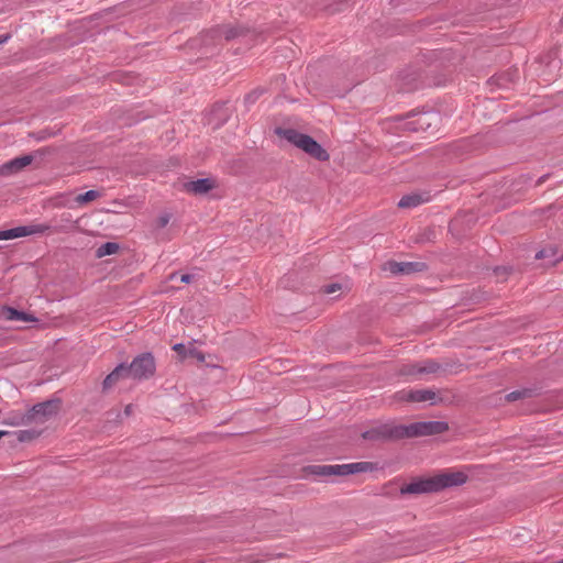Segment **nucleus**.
<instances>
[{
	"mask_svg": "<svg viewBox=\"0 0 563 563\" xmlns=\"http://www.w3.org/2000/svg\"><path fill=\"white\" fill-rule=\"evenodd\" d=\"M449 430L444 421H419L408 426L401 424L402 438H416L423 435L441 434Z\"/></svg>",
	"mask_w": 563,
	"mask_h": 563,
	"instance_id": "39448f33",
	"label": "nucleus"
},
{
	"mask_svg": "<svg viewBox=\"0 0 563 563\" xmlns=\"http://www.w3.org/2000/svg\"><path fill=\"white\" fill-rule=\"evenodd\" d=\"M556 563H563V560H561V561H559V562H556Z\"/></svg>",
	"mask_w": 563,
	"mask_h": 563,
	"instance_id": "4c0bfd02",
	"label": "nucleus"
},
{
	"mask_svg": "<svg viewBox=\"0 0 563 563\" xmlns=\"http://www.w3.org/2000/svg\"><path fill=\"white\" fill-rule=\"evenodd\" d=\"M532 395L531 389H521V390H515L506 395L507 401H516L526 397H530Z\"/></svg>",
	"mask_w": 563,
	"mask_h": 563,
	"instance_id": "b1692460",
	"label": "nucleus"
},
{
	"mask_svg": "<svg viewBox=\"0 0 563 563\" xmlns=\"http://www.w3.org/2000/svg\"><path fill=\"white\" fill-rule=\"evenodd\" d=\"M341 289V285L340 284H330V285H327L324 287V292L325 294H333L335 292L336 290H340Z\"/></svg>",
	"mask_w": 563,
	"mask_h": 563,
	"instance_id": "c756f323",
	"label": "nucleus"
},
{
	"mask_svg": "<svg viewBox=\"0 0 563 563\" xmlns=\"http://www.w3.org/2000/svg\"><path fill=\"white\" fill-rule=\"evenodd\" d=\"M32 438V432L31 431H27V430H22L19 432V437L18 439L20 441H26V440H30Z\"/></svg>",
	"mask_w": 563,
	"mask_h": 563,
	"instance_id": "7c9ffc66",
	"label": "nucleus"
},
{
	"mask_svg": "<svg viewBox=\"0 0 563 563\" xmlns=\"http://www.w3.org/2000/svg\"><path fill=\"white\" fill-rule=\"evenodd\" d=\"M52 227L45 223L21 225L9 230L0 231V240H12L32 234H43L51 231Z\"/></svg>",
	"mask_w": 563,
	"mask_h": 563,
	"instance_id": "1a4fd4ad",
	"label": "nucleus"
},
{
	"mask_svg": "<svg viewBox=\"0 0 563 563\" xmlns=\"http://www.w3.org/2000/svg\"><path fill=\"white\" fill-rule=\"evenodd\" d=\"M120 250V245L115 242H107L101 244L96 250V257L101 258L108 255L115 254Z\"/></svg>",
	"mask_w": 563,
	"mask_h": 563,
	"instance_id": "aec40b11",
	"label": "nucleus"
},
{
	"mask_svg": "<svg viewBox=\"0 0 563 563\" xmlns=\"http://www.w3.org/2000/svg\"><path fill=\"white\" fill-rule=\"evenodd\" d=\"M428 200H429V197L423 196L421 194L406 195L399 200L398 207L399 208H415L423 202H427Z\"/></svg>",
	"mask_w": 563,
	"mask_h": 563,
	"instance_id": "a211bd4d",
	"label": "nucleus"
},
{
	"mask_svg": "<svg viewBox=\"0 0 563 563\" xmlns=\"http://www.w3.org/2000/svg\"><path fill=\"white\" fill-rule=\"evenodd\" d=\"M399 398L401 400L411 401V402L429 401L430 405H439V404L444 402L443 397H441L433 389L402 390V391L399 393Z\"/></svg>",
	"mask_w": 563,
	"mask_h": 563,
	"instance_id": "6e6552de",
	"label": "nucleus"
},
{
	"mask_svg": "<svg viewBox=\"0 0 563 563\" xmlns=\"http://www.w3.org/2000/svg\"><path fill=\"white\" fill-rule=\"evenodd\" d=\"M511 268L506 266H497L494 269V273L497 277H500L501 280H505L506 277L509 275Z\"/></svg>",
	"mask_w": 563,
	"mask_h": 563,
	"instance_id": "bb28decb",
	"label": "nucleus"
},
{
	"mask_svg": "<svg viewBox=\"0 0 563 563\" xmlns=\"http://www.w3.org/2000/svg\"><path fill=\"white\" fill-rule=\"evenodd\" d=\"M386 268L393 275H411L427 269L423 262H395L390 261L386 264Z\"/></svg>",
	"mask_w": 563,
	"mask_h": 563,
	"instance_id": "f8f14e48",
	"label": "nucleus"
},
{
	"mask_svg": "<svg viewBox=\"0 0 563 563\" xmlns=\"http://www.w3.org/2000/svg\"><path fill=\"white\" fill-rule=\"evenodd\" d=\"M432 477L437 493L449 487L461 486L467 481V475L463 472H444Z\"/></svg>",
	"mask_w": 563,
	"mask_h": 563,
	"instance_id": "9d476101",
	"label": "nucleus"
},
{
	"mask_svg": "<svg viewBox=\"0 0 563 563\" xmlns=\"http://www.w3.org/2000/svg\"><path fill=\"white\" fill-rule=\"evenodd\" d=\"M555 256V251L553 247H548V249H543V250H540L536 253V256L534 258L536 260H542V258H547V257H554Z\"/></svg>",
	"mask_w": 563,
	"mask_h": 563,
	"instance_id": "a878e982",
	"label": "nucleus"
},
{
	"mask_svg": "<svg viewBox=\"0 0 563 563\" xmlns=\"http://www.w3.org/2000/svg\"><path fill=\"white\" fill-rule=\"evenodd\" d=\"M33 162V155L15 157L0 166V175L8 176L22 170Z\"/></svg>",
	"mask_w": 563,
	"mask_h": 563,
	"instance_id": "4468645a",
	"label": "nucleus"
},
{
	"mask_svg": "<svg viewBox=\"0 0 563 563\" xmlns=\"http://www.w3.org/2000/svg\"><path fill=\"white\" fill-rule=\"evenodd\" d=\"M101 194L98 190H88L85 194H80L75 198V201L79 205L88 203L99 198Z\"/></svg>",
	"mask_w": 563,
	"mask_h": 563,
	"instance_id": "4be33fe9",
	"label": "nucleus"
},
{
	"mask_svg": "<svg viewBox=\"0 0 563 563\" xmlns=\"http://www.w3.org/2000/svg\"><path fill=\"white\" fill-rule=\"evenodd\" d=\"M10 38H11V34H9V33L0 35V45L7 43Z\"/></svg>",
	"mask_w": 563,
	"mask_h": 563,
	"instance_id": "473e14b6",
	"label": "nucleus"
},
{
	"mask_svg": "<svg viewBox=\"0 0 563 563\" xmlns=\"http://www.w3.org/2000/svg\"><path fill=\"white\" fill-rule=\"evenodd\" d=\"M442 368L441 364L433 361V360H427L421 363V366L419 367L418 372L419 374H435Z\"/></svg>",
	"mask_w": 563,
	"mask_h": 563,
	"instance_id": "412c9836",
	"label": "nucleus"
},
{
	"mask_svg": "<svg viewBox=\"0 0 563 563\" xmlns=\"http://www.w3.org/2000/svg\"><path fill=\"white\" fill-rule=\"evenodd\" d=\"M246 32L247 29L245 26L224 24L208 30L206 33L201 35L200 40L205 46L216 45L222 38H224L225 41H230L235 37L244 35Z\"/></svg>",
	"mask_w": 563,
	"mask_h": 563,
	"instance_id": "20e7f679",
	"label": "nucleus"
},
{
	"mask_svg": "<svg viewBox=\"0 0 563 563\" xmlns=\"http://www.w3.org/2000/svg\"><path fill=\"white\" fill-rule=\"evenodd\" d=\"M439 114L433 111L409 114L404 121L402 128L411 132L428 131L437 125Z\"/></svg>",
	"mask_w": 563,
	"mask_h": 563,
	"instance_id": "0eeeda50",
	"label": "nucleus"
},
{
	"mask_svg": "<svg viewBox=\"0 0 563 563\" xmlns=\"http://www.w3.org/2000/svg\"><path fill=\"white\" fill-rule=\"evenodd\" d=\"M156 371L155 358L152 353L144 352L131 362L130 365L125 364V373L129 378L143 380L154 376Z\"/></svg>",
	"mask_w": 563,
	"mask_h": 563,
	"instance_id": "7ed1b4c3",
	"label": "nucleus"
},
{
	"mask_svg": "<svg viewBox=\"0 0 563 563\" xmlns=\"http://www.w3.org/2000/svg\"><path fill=\"white\" fill-rule=\"evenodd\" d=\"M9 432L8 431H3V430H0V440L5 437Z\"/></svg>",
	"mask_w": 563,
	"mask_h": 563,
	"instance_id": "c9c22d12",
	"label": "nucleus"
},
{
	"mask_svg": "<svg viewBox=\"0 0 563 563\" xmlns=\"http://www.w3.org/2000/svg\"><path fill=\"white\" fill-rule=\"evenodd\" d=\"M214 187L213 180L210 178H200L186 184L188 191L196 195H203L210 191Z\"/></svg>",
	"mask_w": 563,
	"mask_h": 563,
	"instance_id": "dca6fc26",
	"label": "nucleus"
},
{
	"mask_svg": "<svg viewBox=\"0 0 563 563\" xmlns=\"http://www.w3.org/2000/svg\"><path fill=\"white\" fill-rule=\"evenodd\" d=\"M362 438L368 441L384 442L402 438L401 424L384 423L373 427L362 433Z\"/></svg>",
	"mask_w": 563,
	"mask_h": 563,
	"instance_id": "423d86ee",
	"label": "nucleus"
},
{
	"mask_svg": "<svg viewBox=\"0 0 563 563\" xmlns=\"http://www.w3.org/2000/svg\"><path fill=\"white\" fill-rule=\"evenodd\" d=\"M276 133L283 136L285 140L296 145L298 148L303 152L312 141V137L308 134L300 133L294 129H277Z\"/></svg>",
	"mask_w": 563,
	"mask_h": 563,
	"instance_id": "ddd939ff",
	"label": "nucleus"
},
{
	"mask_svg": "<svg viewBox=\"0 0 563 563\" xmlns=\"http://www.w3.org/2000/svg\"><path fill=\"white\" fill-rule=\"evenodd\" d=\"M264 92H265V89L262 87H257V88L253 89L247 95H245L244 103L247 107L254 104Z\"/></svg>",
	"mask_w": 563,
	"mask_h": 563,
	"instance_id": "5701e85b",
	"label": "nucleus"
},
{
	"mask_svg": "<svg viewBox=\"0 0 563 563\" xmlns=\"http://www.w3.org/2000/svg\"><path fill=\"white\" fill-rule=\"evenodd\" d=\"M60 407L62 399L57 397L45 400L43 402H38L22 417L20 423L29 424L34 421L44 422L52 417H55L59 412Z\"/></svg>",
	"mask_w": 563,
	"mask_h": 563,
	"instance_id": "f03ea898",
	"label": "nucleus"
},
{
	"mask_svg": "<svg viewBox=\"0 0 563 563\" xmlns=\"http://www.w3.org/2000/svg\"><path fill=\"white\" fill-rule=\"evenodd\" d=\"M122 378H129L128 374L125 373L124 363L119 364L110 374L107 375L102 383L103 390L111 388Z\"/></svg>",
	"mask_w": 563,
	"mask_h": 563,
	"instance_id": "f3484780",
	"label": "nucleus"
},
{
	"mask_svg": "<svg viewBox=\"0 0 563 563\" xmlns=\"http://www.w3.org/2000/svg\"><path fill=\"white\" fill-rule=\"evenodd\" d=\"M373 464L369 462H354L349 464H336V465H308L303 468L306 475H312L318 477L328 476H346L357 473H364L373 471Z\"/></svg>",
	"mask_w": 563,
	"mask_h": 563,
	"instance_id": "f257e3e1",
	"label": "nucleus"
},
{
	"mask_svg": "<svg viewBox=\"0 0 563 563\" xmlns=\"http://www.w3.org/2000/svg\"><path fill=\"white\" fill-rule=\"evenodd\" d=\"M173 350L175 352H177L181 357H185L186 356V353H187V349L185 346V344L183 343H176L173 345Z\"/></svg>",
	"mask_w": 563,
	"mask_h": 563,
	"instance_id": "c85d7f7f",
	"label": "nucleus"
},
{
	"mask_svg": "<svg viewBox=\"0 0 563 563\" xmlns=\"http://www.w3.org/2000/svg\"><path fill=\"white\" fill-rule=\"evenodd\" d=\"M421 366V364L419 363H416V364H405L400 367L399 369V374L402 375V376H415V375H418L419 372V367Z\"/></svg>",
	"mask_w": 563,
	"mask_h": 563,
	"instance_id": "393cba45",
	"label": "nucleus"
},
{
	"mask_svg": "<svg viewBox=\"0 0 563 563\" xmlns=\"http://www.w3.org/2000/svg\"><path fill=\"white\" fill-rule=\"evenodd\" d=\"M0 317L8 321H21V322H35L37 319L27 312L20 311L9 306H2L0 308Z\"/></svg>",
	"mask_w": 563,
	"mask_h": 563,
	"instance_id": "2eb2a0df",
	"label": "nucleus"
},
{
	"mask_svg": "<svg viewBox=\"0 0 563 563\" xmlns=\"http://www.w3.org/2000/svg\"><path fill=\"white\" fill-rule=\"evenodd\" d=\"M170 220V216L168 213L161 214L157 218V228L163 229L165 228Z\"/></svg>",
	"mask_w": 563,
	"mask_h": 563,
	"instance_id": "cd10ccee",
	"label": "nucleus"
},
{
	"mask_svg": "<svg viewBox=\"0 0 563 563\" xmlns=\"http://www.w3.org/2000/svg\"><path fill=\"white\" fill-rule=\"evenodd\" d=\"M37 141H43L46 139V134L45 132H38V133H33L32 134Z\"/></svg>",
	"mask_w": 563,
	"mask_h": 563,
	"instance_id": "72a5a7b5",
	"label": "nucleus"
},
{
	"mask_svg": "<svg viewBox=\"0 0 563 563\" xmlns=\"http://www.w3.org/2000/svg\"><path fill=\"white\" fill-rule=\"evenodd\" d=\"M131 410H132V406L131 405L125 407V413L126 415H129L131 412Z\"/></svg>",
	"mask_w": 563,
	"mask_h": 563,
	"instance_id": "e433bc0d",
	"label": "nucleus"
},
{
	"mask_svg": "<svg viewBox=\"0 0 563 563\" xmlns=\"http://www.w3.org/2000/svg\"><path fill=\"white\" fill-rule=\"evenodd\" d=\"M194 276L190 274H183L180 276V282L185 284H189L192 280Z\"/></svg>",
	"mask_w": 563,
	"mask_h": 563,
	"instance_id": "2f4dec72",
	"label": "nucleus"
},
{
	"mask_svg": "<svg viewBox=\"0 0 563 563\" xmlns=\"http://www.w3.org/2000/svg\"><path fill=\"white\" fill-rule=\"evenodd\" d=\"M547 177H548L547 175H544V176L540 177V178L538 179V181H537V185L542 184V183L545 180V178H547Z\"/></svg>",
	"mask_w": 563,
	"mask_h": 563,
	"instance_id": "f704fd0d",
	"label": "nucleus"
},
{
	"mask_svg": "<svg viewBox=\"0 0 563 563\" xmlns=\"http://www.w3.org/2000/svg\"><path fill=\"white\" fill-rule=\"evenodd\" d=\"M305 153L320 162H325L329 159L328 152L314 139H312Z\"/></svg>",
	"mask_w": 563,
	"mask_h": 563,
	"instance_id": "6ab92c4d",
	"label": "nucleus"
},
{
	"mask_svg": "<svg viewBox=\"0 0 563 563\" xmlns=\"http://www.w3.org/2000/svg\"><path fill=\"white\" fill-rule=\"evenodd\" d=\"M437 493L433 477L420 478L400 487L401 495Z\"/></svg>",
	"mask_w": 563,
	"mask_h": 563,
	"instance_id": "9b49d317",
	"label": "nucleus"
}]
</instances>
